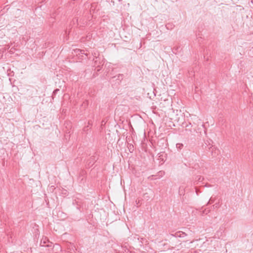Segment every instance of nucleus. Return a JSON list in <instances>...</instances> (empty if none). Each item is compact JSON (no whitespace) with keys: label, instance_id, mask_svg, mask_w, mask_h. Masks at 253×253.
<instances>
[{"label":"nucleus","instance_id":"nucleus-1","mask_svg":"<svg viewBox=\"0 0 253 253\" xmlns=\"http://www.w3.org/2000/svg\"><path fill=\"white\" fill-rule=\"evenodd\" d=\"M92 55L94 56L93 59V60L94 61V66H97V67L99 68V69H97V71H99L101 69V66H102L104 63V61H103L104 58H103V59L100 61L101 57H100L99 55L97 56L96 53L95 52L94 53H92Z\"/></svg>","mask_w":253,"mask_h":253},{"label":"nucleus","instance_id":"nucleus-2","mask_svg":"<svg viewBox=\"0 0 253 253\" xmlns=\"http://www.w3.org/2000/svg\"><path fill=\"white\" fill-rule=\"evenodd\" d=\"M53 243L46 237H43L41 241V246L46 247H51Z\"/></svg>","mask_w":253,"mask_h":253},{"label":"nucleus","instance_id":"nucleus-3","mask_svg":"<svg viewBox=\"0 0 253 253\" xmlns=\"http://www.w3.org/2000/svg\"><path fill=\"white\" fill-rule=\"evenodd\" d=\"M98 158L95 155L91 156L89 159H88L87 161V165L88 168H90L93 166L95 162L96 161Z\"/></svg>","mask_w":253,"mask_h":253},{"label":"nucleus","instance_id":"nucleus-4","mask_svg":"<svg viewBox=\"0 0 253 253\" xmlns=\"http://www.w3.org/2000/svg\"><path fill=\"white\" fill-rule=\"evenodd\" d=\"M74 52L77 55H80L81 54H84L86 56L88 57V54L87 53H85V50L84 49H80L77 48L74 50ZM87 58L89 59H91L90 57H89Z\"/></svg>","mask_w":253,"mask_h":253},{"label":"nucleus","instance_id":"nucleus-5","mask_svg":"<svg viewBox=\"0 0 253 253\" xmlns=\"http://www.w3.org/2000/svg\"><path fill=\"white\" fill-rule=\"evenodd\" d=\"M171 235L175 237L183 238L186 235V234L183 232H177L174 234H171Z\"/></svg>","mask_w":253,"mask_h":253},{"label":"nucleus","instance_id":"nucleus-6","mask_svg":"<svg viewBox=\"0 0 253 253\" xmlns=\"http://www.w3.org/2000/svg\"><path fill=\"white\" fill-rule=\"evenodd\" d=\"M123 78H124L123 74H119L118 75H117L116 76H114V77H112L113 79H116V80L118 81L117 83H118V84L123 79Z\"/></svg>","mask_w":253,"mask_h":253},{"label":"nucleus","instance_id":"nucleus-7","mask_svg":"<svg viewBox=\"0 0 253 253\" xmlns=\"http://www.w3.org/2000/svg\"><path fill=\"white\" fill-rule=\"evenodd\" d=\"M174 26V25L172 23H168L166 25V28L168 30L172 29L173 28Z\"/></svg>","mask_w":253,"mask_h":253},{"label":"nucleus","instance_id":"nucleus-8","mask_svg":"<svg viewBox=\"0 0 253 253\" xmlns=\"http://www.w3.org/2000/svg\"><path fill=\"white\" fill-rule=\"evenodd\" d=\"M176 148L179 150H181L183 147V144L182 143H177Z\"/></svg>","mask_w":253,"mask_h":253},{"label":"nucleus","instance_id":"nucleus-9","mask_svg":"<svg viewBox=\"0 0 253 253\" xmlns=\"http://www.w3.org/2000/svg\"><path fill=\"white\" fill-rule=\"evenodd\" d=\"M53 247L56 248L57 250H61V247L60 246V245L59 244H55L53 246Z\"/></svg>","mask_w":253,"mask_h":253},{"label":"nucleus","instance_id":"nucleus-10","mask_svg":"<svg viewBox=\"0 0 253 253\" xmlns=\"http://www.w3.org/2000/svg\"><path fill=\"white\" fill-rule=\"evenodd\" d=\"M73 204H76L77 205V209L80 210V207H79L80 205L79 204V202L76 201V200H75V201L73 202Z\"/></svg>","mask_w":253,"mask_h":253},{"label":"nucleus","instance_id":"nucleus-11","mask_svg":"<svg viewBox=\"0 0 253 253\" xmlns=\"http://www.w3.org/2000/svg\"><path fill=\"white\" fill-rule=\"evenodd\" d=\"M59 90H59V89H57H57H55V90L53 91V94H52V95H55L56 94H57V92H58V91H59Z\"/></svg>","mask_w":253,"mask_h":253},{"label":"nucleus","instance_id":"nucleus-12","mask_svg":"<svg viewBox=\"0 0 253 253\" xmlns=\"http://www.w3.org/2000/svg\"><path fill=\"white\" fill-rule=\"evenodd\" d=\"M213 202H214V200H213L212 198H211L208 203V204H211V203H213Z\"/></svg>","mask_w":253,"mask_h":253},{"label":"nucleus","instance_id":"nucleus-13","mask_svg":"<svg viewBox=\"0 0 253 253\" xmlns=\"http://www.w3.org/2000/svg\"><path fill=\"white\" fill-rule=\"evenodd\" d=\"M91 126V124L89 122L88 123V126L86 127H84V131H86V128L87 127L90 126Z\"/></svg>","mask_w":253,"mask_h":253},{"label":"nucleus","instance_id":"nucleus-14","mask_svg":"<svg viewBox=\"0 0 253 253\" xmlns=\"http://www.w3.org/2000/svg\"><path fill=\"white\" fill-rule=\"evenodd\" d=\"M14 50L15 49L13 48H11L10 50H9V52L11 53V54H12L14 53Z\"/></svg>","mask_w":253,"mask_h":253},{"label":"nucleus","instance_id":"nucleus-15","mask_svg":"<svg viewBox=\"0 0 253 253\" xmlns=\"http://www.w3.org/2000/svg\"><path fill=\"white\" fill-rule=\"evenodd\" d=\"M204 179V178L203 177H202L201 176H199V178L198 179V180L199 181V182H202L203 181V180Z\"/></svg>","mask_w":253,"mask_h":253},{"label":"nucleus","instance_id":"nucleus-16","mask_svg":"<svg viewBox=\"0 0 253 253\" xmlns=\"http://www.w3.org/2000/svg\"><path fill=\"white\" fill-rule=\"evenodd\" d=\"M133 148V146L131 144L129 145V146L128 147L129 151L131 152V150Z\"/></svg>","mask_w":253,"mask_h":253},{"label":"nucleus","instance_id":"nucleus-17","mask_svg":"<svg viewBox=\"0 0 253 253\" xmlns=\"http://www.w3.org/2000/svg\"><path fill=\"white\" fill-rule=\"evenodd\" d=\"M210 211V210H208L207 212H206V214Z\"/></svg>","mask_w":253,"mask_h":253},{"label":"nucleus","instance_id":"nucleus-18","mask_svg":"<svg viewBox=\"0 0 253 253\" xmlns=\"http://www.w3.org/2000/svg\"><path fill=\"white\" fill-rule=\"evenodd\" d=\"M173 249V247H171V248H170V250H172V249Z\"/></svg>","mask_w":253,"mask_h":253},{"label":"nucleus","instance_id":"nucleus-19","mask_svg":"<svg viewBox=\"0 0 253 253\" xmlns=\"http://www.w3.org/2000/svg\"><path fill=\"white\" fill-rule=\"evenodd\" d=\"M252 2L253 3V0H252Z\"/></svg>","mask_w":253,"mask_h":253}]
</instances>
